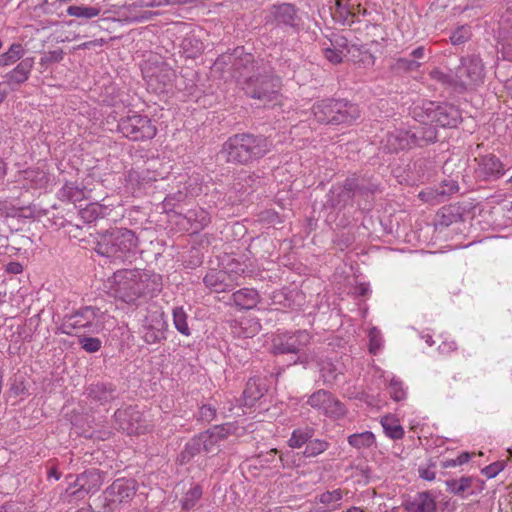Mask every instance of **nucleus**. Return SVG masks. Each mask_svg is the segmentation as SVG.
<instances>
[{
  "label": "nucleus",
  "mask_w": 512,
  "mask_h": 512,
  "mask_svg": "<svg viewBox=\"0 0 512 512\" xmlns=\"http://www.w3.org/2000/svg\"><path fill=\"white\" fill-rule=\"evenodd\" d=\"M445 485L449 493L466 497L467 495H474L477 490L481 491L484 482L470 476H463L460 479H447Z\"/></svg>",
  "instance_id": "nucleus-23"
},
{
  "label": "nucleus",
  "mask_w": 512,
  "mask_h": 512,
  "mask_svg": "<svg viewBox=\"0 0 512 512\" xmlns=\"http://www.w3.org/2000/svg\"><path fill=\"white\" fill-rule=\"evenodd\" d=\"M103 328V312L100 308L85 305L66 313L57 327V333L75 336L81 333L96 334Z\"/></svg>",
  "instance_id": "nucleus-5"
},
{
  "label": "nucleus",
  "mask_w": 512,
  "mask_h": 512,
  "mask_svg": "<svg viewBox=\"0 0 512 512\" xmlns=\"http://www.w3.org/2000/svg\"><path fill=\"white\" fill-rule=\"evenodd\" d=\"M244 93L264 103L273 101L280 89V79L257 67V72L242 81Z\"/></svg>",
  "instance_id": "nucleus-9"
},
{
  "label": "nucleus",
  "mask_w": 512,
  "mask_h": 512,
  "mask_svg": "<svg viewBox=\"0 0 512 512\" xmlns=\"http://www.w3.org/2000/svg\"><path fill=\"white\" fill-rule=\"evenodd\" d=\"M202 496V488L199 485H195L191 487L187 493L185 494L183 500H182V507L183 509L189 510L193 508L196 504V502L201 498Z\"/></svg>",
  "instance_id": "nucleus-49"
},
{
  "label": "nucleus",
  "mask_w": 512,
  "mask_h": 512,
  "mask_svg": "<svg viewBox=\"0 0 512 512\" xmlns=\"http://www.w3.org/2000/svg\"><path fill=\"white\" fill-rule=\"evenodd\" d=\"M458 190L459 186L456 181L445 180L439 188L435 189L434 198L437 202H443L447 196L458 192Z\"/></svg>",
  "instance_id": "nucleus-46"
},
{
  "label": "nucleus",
  "mask_w": 512,
  "mask_h": 512,
  "mask_svg": "<svg viewBox=\"0 0 512 512\" xmlns=\"http://www.w3.org/2000/svg\"><path fill=\"white\" fill-rule=\"evenodd\" d=\"M174 326L179 333L184 336H190L191 330L188 325V315L183 307H174L172 311Z\"/></svg>",
  "instance_id": "nucleus-42"
},
{
  "label": "nucleus",
  "mask_w": 512,
  "mask_h": 512,
  "mask_svg": "<svg viewBox=\"0 0 512 512\" xmlns=\"http://www.w3.org/2000/svg\"><path fill=\"white\" fill-rule=\"evenodd\" d=\"M110 289L115 298L134 303L141 296H153L160 292L162 276L149 270L120 269L111 277Z\"/></svg>",
  "instance_id": "nucleus-2"
},
{
  "label": "nucleus",
  "mask_w": 512,
  "mask_h": 512,
  "mask_svg": "<svg viewBox=\"0 0 512 512\" xmlns=\"http://www.w3.org/2000/svg\"><path fill=\"white\" fill-rule=\"evenodd\" d=\"M412 144L415 146L423 147L430 143H434L437 140L436 128L426 121V123H420V126L414 127L410 130Z\"/></svg>",
  "instance_id": "nucleus-29"
},
{
  "label": "nucleus",
  "mask_w": 512,
  "mask_h": 512,
  "mask_svg": "<svg viewBox=\"0 0 512 512\" xmlns=\"http://www.w3.org/2000/svg\"><path fill=\"white\" fill-rule=\"evenodd\" d=\"M138 250V238L127 228H112L99 234L95 251L114 261L132 262Z\"/></svg>",
  "instance_id": "nucleus-4"
},
{
  "label": "nucleus",
  "mask_w": 512,
  "mask_h": 512,
  "mask_svg": "<svg viewBox=\"0 0 512 512\" xmlns=\"http://www.w3.org/2000/svg\"><path fill=\"white\" fill-rule=\"evenodd\" d=\"M311 336L306 330H298L295 333H283L273 339V353L299 354L310 343Z\"/></svg>",
  "instance_id": "nucleus-17"
},
{
  "label": "nucleus",
  "mask_w": 512,
  "mask_h": 512,
  "mask_svg": "<svg viewBox=\"0 0 512 512\" xmlns=\"http://www.w3.org/2000/svg\"><path fill=\"white\" fill-rule=\"evenodd\" d=\"M369 351L376 354L381 347L380 332L376 328L369 331Z\"/></svg>",
  "instance_id": "nucleus-58"
},
{
  "label": "nucleus",
  "mask_w": 512,
  "mask_h": 512,
  "mask_svg": "<svg viewBox=\"0 0 512 512\" xmlns=\"http://www.w3.org/2000/svg\"><path fill=\"white\" fill-rule=\"evenodd\" d=\"M307 404L333 419H340L346 414L344 404L335 398L331 392L324 389H320L310 395Z\"/></svg>",
  "instance_id": "nucleus-16"
},
{
  "label": "nucleus",
  "mask_w": 512,
  "mask_h": 512,
  "mask_svg": "<svg viewBox=\"0 0 512 512\" xmlns=\"http://www.w3.org/2000/svg\"><path fill=\"white\" fill-rule=\"evenodd\" d=\"M233 425L223 424L216 425L204 432L198 434L201 441L203 451L206 453H214L219 450V443L225 440L232 431Z\"/></svg>",
  "instance_id": "nucleus-20"
},
{
  "label": "nucleus",
  "mask_w": 512,
  "mask_h": 512,
  "mask_svg": "<svg viewBox=\"0 0 512 512\" xmlns=\"http://www.w3.org/2000/svg\"><path fill=\"white\" fill-rule=\"evenodd\" d=\"M347 441L353 448L369 449L376 443L375 435L371 431H364L361 433H354L348 436Z\"/></svg>",
  "instance_id": "nucleus-39"
},
{
  "label": "nucleus",
  "mask_w": 512,
  "mask_h": 512,
  "mask_svg": "<svg viewBox=\"0 0 512 512\" xmlns=\"http://www.w3.org/2000/svg\"><path fill=\"white\" fill-rule=\"evenodd\" d=\"M438 217V224L444 227H448L451 224L458 221L460 218V214L458 212L454 211V208L449 207H442L440 211L437 213Z\"/></svg>",
  "instance_id": "nucleus-47"
},
{
  "label": "nucleus",
  "mask_w": 512,
  "mask_h": 512,
  "mask_svg": "<svg viewBox=\"0 0 512 512\" xmlns=\"http://www.w3.org/2000/svg\"><path fill=\"white\" fill-rule=\"evenodd\" d=\"M24 48L21 43H13L10 48L0 54V66H9L20 60L24 55Z\"/></svg>",
  "instance_id": "nucleus-41"
},
{
  "label": "nucleus",
  "mask_w": 512,
  "mask_h": 512,
  "mask_svg": "<svg viewBox=\"0 0 512 512\" xmlns=\"http://www.w3.org/2000/svg\"><path fill=\"white\" fill-rule=\"evenodd\" d=\"M267 389L260 378H250L243 392L246 405L252 406L255 401L264 396Z\"/></svg>",
  "instance_id": "nucleus-33"
},
{
  "label": "nucleus",
  "mask_w": 512,
  "mask_h": 512,
  "mask_svg": "<svg viewBox=\"0 0 512 512\" xmlns=\"http://www.w3.org/2000/svg\"><path fill=\"white\" fill-rule=\"evenodd\" d=\"M342 491L341 489H336L333 491H326L319 495L318 500L320 503L325 505H330L334 502H337L342 499Z\"/></svg>",
  "instance_id": "nucleus-54"
},
{
  "label": "nucleus",
  "mask_w": 512,
  "mask_h": 512,
  "mask_svg": "<svg viewBox=\"0 0 512 512\" xmlns=\"http://www.w3.org/2000/svg\"><path fill=\"white\" fill-rule=\"evenodd\" d=\"M186 218L188 221L196 223L195 229H202L210 222L209 214L203 209L188 211Z\"/></svg>",
  "instance_id": "nucleus-48"
},
{
  "label": "nucleus",
  "mask_w": 512,
  "mask_h": 512,
  "mask_svg": "<svg viewBox=\"0 0 512 512\" xmlns=\"http://www.w3.org/2000/svg\"><path fill=\"white\" fill-rule=\"evenodd\" d=\"M271 148V141L262 134L237 133L222 144L219 155L227 164L248 166L265 157Z\"/></svg>",
  "instance_id": "nucleus-3"
},
{
  "label": "nucleus",
  "mask_w": 512,
  "mask_h": 512,
  "mask_svg": "<svg viewBox=\"0 0 512 512\" xmlns=\"http://www.w3.org/2000/svg\"><path fill=\"white\" fill-rule=\"evenodd\" d=\"M433 467H435L434 464H431L429 467H426V468L420 467L418 469L419 476L424 480H428V481L434 480L435 472L432 470Z\"/></svg>",
  "instance_id": "nucleus-62"
},
{
  "label": "nucleus",
  "mask_w": 512,
  "mask_h": 512,
  "mask_svg": "<svg viewBox=\"0 0 512 512\" xmlns=\"http://www.w3.org/2000/svg\"><path fill=\"white\" fill-rule=\"evenodd\" d=\"M260 294L253 288H242L230 295L229 302H232L238 309L250 310L260 302Z\"/></svg>",
  "instance_id": "nucleus-28"
},
{
  "label": "nucleus",
  "mask_w": 512,
  "mask_h": 512,
  "mask_svg": "<svg viewBox=\"0 0 512 512\" xmlns=\"http://www.w3.org/2000/svg\"><path fill=\"white\" fill-rule=\"evenodd\" d=\"M216 416V409L208 404L199 408L198 419L202 422L210 423Z\"/></svg>",
  "instance_id": "nucleus-55"
},
{
  "label": "nucleus",
  "mask_w": 512,
  "mask_h": 512,
  "mask_svg": "<svg viewBox=\"0 0 512 512\" xmlns=\"http://www.w3.org/2000/svg\"><path fill=\"white\" fill-rule=\"evenodd\" d=\"M243 182V187L253 188L254 186L260 183V177L255 173H251L243 179Z\"/></svg>",
  "instance_id": "nucleus-63"
},
{
  "label": "nucleus",
  "mask_w": 512,
  "mask_h": 512,
  "mask_svg": "<svg viewBox=\"0 0 512 512\" xmlns=\"http://www.w3.org/2000/svg\"><path fill=\"white\" fill-rule=\"evenodd\" d=\"M203 451L201 441L198 435L191 438L186 444L184 449L180 452L177 457V461L181 464H187L190 462L196 455L200 454Z\"/></svg>",
  "instance_id": "nucleus-38"
},
{
  "label": "nucleus",
  "mask_w": 512,
  "mask_h": 512,
  "mask_svg": "<svg viewBox=\"0 0 512 512\" xmlns=\"http://www.w3.org/2000/svg\"><path fill=\"white\" fill-rule=\"evenodd\" d=\"M378 183L372 176L353 173L342 182H336L326 194L324 206L337 213L354 204L360 210L370 209L372 200L378 190Z\"/></svg>",
  "instance_id": "nucleus-1"
},
{
  "label": "nucleus",
  "mask_w": 512,
  "mask_h": 512,
  "mask_svg": "<svg viewBox=\"0 0 512 512\" xmlns=\"http://www.w3.org/2000/svg\"><path fill=\"white\" fill-rule=\"evenodd\" d=\"M260 221L267 223V224L275 225L276 223L280 222V219H279L278 214L275 211L265 210V211L261 212V214H260Z\"/></svg>",
  "instance_id": "nucleus-61"
},
{
  "label": "nucleus",
  "mask_w": 512,
  "mask_h": 512,
  "mask_svg": "<svg viewBox=\"0 0 512 512\" xmlns=\"http://www.w3.org/2000/svg\"><path fill=\"white\" fill-rule=\"evenodd\" d=\"M87 333L76 335L78 337V344L87 353L98 352L102 347V341L97 337H90Z\"/></svg>",
  "instance_id": "nucleus-45"
},
{
  "label": "nucleus",
  "mask_w": 512,
  "mask_h": 512,
  "mask_svg": "<svg viewBox=\"0 0 512 512\" xmlns=\"http://www.w3.org/2000/svg\"><path fill=\"white\" fill-rule=\"evenodd\" d=\"M137 491L134 479L118 478L103 492V505L114 511L119 505L130 502Z\"/></svg>",
  "instance_id": "nucleus-12"
},
{
  "label": "nucleus",
  "mask_w": 512,
  "mask_h": 512,
  "mask_svg": "<svg viewBox=\"0 0 512 512\" xmlns=\"http://www.w3.org/2000/svg\"><path fill=\"white\" fill-rule=\"evenodd\" d=\"M389 394L397 402L406 398V392L401 381L393 378L389 384Z\"/></svg>",
  "instance_id": "nucleus-53"
},
{
  "label": "nucleus",
  "mask_w": 512,
  "mask_h": 512,
  "mask_svg": "<svg viewBox=\"0 0 512 512\" xmlns=\"http://www.w3.org/2000/svg\"><path fill=\"white\" fill-rule=\"evenodd\" d=\"M475 161L478 164L476 174L482 180H497L505 174L502 162L493 154L476 157Z\"/></svg>",
  "instance_id": "nucleus-19"
},
{
  "label": "nucleus",
  "mask_w": 512,
  "mask_h": 512,
  "mask_svg": "<svg viewBox=\"0 0 512 512\" xmlns=\"http://www.w3.org/2000/svg\"><path fill=\"white\" fill-rule=\"evenodd\" d=\"M423 62L412 59L411 57H401L396 59L392 69L398 73L417 71Z\"/></svg>",
  "instance_id": "nucleus-44"
},
{
  "label": "nucleus",
  "mask_w": 512,
  "mask_h": 512,
  "mask_svg": "<svg viewBox=\"0 0 512 512\" xmlns=\"http://www.w3.org/2000/svg\"><path fill=\"white\" fill-rule=\"evenodd\" d=\"M23 208H17L15 207L11 202L8 200H2L0 199V217H17L22 216Z\"/></svg>",
  "instance_id": "nucleus-52"
},
{
  "label": "nucleus",
  "mask_w": 512,
  "mask_h": 512,
  "mask_svg": "<svg viewBox=\"0 0 512 512\" xmlns=\"http://www.w3.org/2000/svg\"><path fill=\"white\" fill-rule=\"evenodd\" d=\"M214 68L227 72L241 84L247 77L257 72L254 56L251 53H246L243 47L235 48L232 53L220 55L214 63Z\"/></svg>",
  "instance_id": "nucleus-7"
},
{
  "label": "nucleus",
  "mask_w": 512,
  "mask_h": 512,
  "mask_svg": "<svg viewBox=\"0 0 512 512\" xmlns=\"http://www.w3.org/2000/svg\"><path fill=\"white\" fill-rule=\"evenodd\" d=\"M105 213V208L99 203H88L84 208L79 205V215L84 222L90 223L102 218Z\"/></svg>",
  "instance_id": "nucleus-40"
},
{
  "label": "nucleus",
  "mask_w": 512,
  "mask_h": 512,
  "mask_svg": "<svg viewBox=\"0 0 512 512\" xmlns=\"http://www.w3.org/2000/svg\"><path fill=\"white\" fill-rule=\"evenodd\" d=\"M499 44L503 58L512 61V12L510 11L502 16Z\"/></svg>",
  "instance_id": "nucleus-27"
},
{
  "label": "nucleus",
  "mask_w": 512,
  "mask_h": 512,
  "mask_svg": "<svg viewBox=\"0 0 512 512\" xmlns=\"http://www.w3.org/2000/svg\"><path fill=\"white\" fill-rule=\"evenodd\" d=\"M266 25L290 27L294 31H299L301 18L298 15L297 8L290 3L272 5L268 15L265 17Z\"/></svg>",
  "instance_id": "nucleus-15"
},
{
  "label": "nucleus",
  "mask_w": 512,
  "mask_h": 512,
  "mask_svg": "<svg viewBox=\"0 0 512 512\" xmlns=\"http://www.w3.org/2000/svg\"><path fill=\"white\" fill-rule=\"evenodd\" d=\"M167 328L163 313H153L147 316L143 324V340L147 344H157L166 339Z\"/></svg>",
  "instance_id": "nucleus-18"
},
{
  "label": "nucleus",
  "mask_w": 512,
  "mask_h": 512,
  "mask_svg": "<svg viewBox=\"0 0 512 512\" xmlns=\"http://www.w3.org/2000/svg\"><path fill=\"white\" fill-rule=\"evenodd\" d=\"M105 44L104 39H95L92 41H87L78 46V49H90L92 47H101Z\"/></svg>",
  "instance_id": "nucleus-64"
},
{
  "label": "nucleus",
  "mask_w": 512,
  "mask_h": 512,
  "mask_svg": "<svg viewBox=\"0 0 512 512\" xmlns=\"http://www.w3.org/2000/svg\"><path fill=\"white\" fill-rule=\"evenodd\" d=\"M34 66V58L27 57L22 59L17 66L5 75L6 82L9 85H20L28 80Z\"/></svg>",
  "instance_id": "nucleus-31"
},
{
  "label": "nucleus",
  "mask_w": 512,
  "mask_h": 512,
  "mask_svg": "<svg viewBox=\"0 0 512 512\" xmlns=\"http://www.w3.org/2000/svg\"><path fill=\"white\" fill-rule=\"evenodd\" d=\"M471 38V28L469 26H460L450 35V41L453 45H461Z\"/></svg>",
  "instance_id": "nucleus-50"
},
{
  "label": "nucleus",
  "mask_w": 512,
  "mask_h": 512,
  "mask_svg": "<svg viewBox=\"0 0 512 512\" xmlns=\"http://www.w3.org/2000/svg\"><path fill=\"white\" fill-rule=\"evenodd\" d=\"M412 145L410 130L395 129L386 135L385 147L389 152H398Z\"/></svg>",
  "instance_id": "nucleus-30"
},
{
  "label": "nucleus",
  "mask_w": 512,
  "mask_h": 512,
  "mask_svg": "<svg viewBox=\"0 0 512 512\" xmlns=\"http://www.w3.org/2000/svg\"><path fill=\"white\" fill-rule=\"evenodd\" d=\"M64 58V52L62 49H57L53 51H49L43 55L41 58L40 64L46 65L48 63H57L63 60Z\"/></svg>",
  "instance_id": "nucleus-56"
},
{
  "label": "nucleus",
  "mask_w": 512,
  "mask_h": 512,
  "mask_svg": "<svg viewBox=\"0 0 512 512\" xmlns=\"http://www.w3.org/2000/svg\"><path fill=\"white\" fill-rule=\"evenodd\" d=\"M153 180L154 179L149 176V171H138L135 169L129 170L125 178L126 184L130 186L134 192L150 185Z\"/></svg>",
  "instance_id": "nucleus-36"
},
{
  "label": "nucleus",
  "mask_w": 512,
  "mask_h": 512,
  "mask_svg": "<svg viewBox=\"0 0 512 512\" xmlns=\"http://www.w3.org/2000/svg\"><path fill=\"white\" fill-rule=\"evenodd\" d=\"M381 424L383 426V430L389 438L393 440H398L403 438L404 429L403 427L397 423L396 420L385 417L382 419Z\"/></svg>",
  "instance_id": "nucleus-43"
},
{
  "label": "nucleus",
  "mask_w": 512,
  "mask_h": 512,
  "mask_svg": "<svg viewBox=\"0 0 512 512\" xmlns=\"http://www.w3.org/2000/svg\"><path fill=\"white\" fill-rule=\"evenodd\" d=\"M317 365L320 372V378L324 385L332 386L336 382L338 375L342 374L337 365L330 359H321L318 361Z\"/></svg>",
  "instance_id": "nucleus-35"
},
{
  "label": "nucleus",
  "mask_w": 512,
  "mask_h": 512,
  "mask_svg": "<svg viewBox=\"0 0 512 512\" xmlns=\"http://www.w3.org/2000/svg\"><path fill=\"white\" fill-rule=\"evenodd\" d=\"M434 77L442 82L443 84H447L451 86L456 92H458V86L456 81V72L454 74H445L440 71L434 72Z\"/></svg>",
  "instance_id": "nucleus-57"
},
{
  "label": "nucleus",
  "mask_w": 512,
  "mask_h": 512,
  "mask_svg": "<svg viewBox=\"0 0 512 512\" xmlns=\"http://www.w3.org/2000/svg\"><path fill=\"white\" fill-rule=\"evenodd\" d=\"M331 45L338 50L340 53L344 54L345 57L348 58V51L350 47L354 46L355 42H351L348 40L346 36L336 35L333 39L330 40Z\"/></svg>",
  "instance_id": "nucleus-51"
},
{
  "label": "nucleus",
  "mask_w": 512,
  "mask_h": 512,
  "mask_svg": "<svg viewBox=\"0 0 512 512\" xmlns=\"http://www.w3.org/2000/svg\"><path fill=\"white\" fill-rule=\"evenodd\" d=\"M102 485L101 473L97 469H89L79 474L75 480L77 489L72 492L76 498H84L89 493L99 490Z\"/></svg>",
  "instance_id": "nucleus-21"
},
{
  "label": "nucleus",
  "mask_w": 512,
  "mask_h": 512,
  "mask_svg": "<svg viewBox=\"0 0 512 512\" xmlns=\"http://www.w3.org/2000/svg\"><path fill=\"white\" fill-rule=\"evenodd\" d=\"M118 131L132 141H145L155 137L157 128L146 115L133 114L118 121Z\"/></svg>",
  "instance_id": "nucleus-10"
},
{
  "label": "nucleus",
  "mask_w": 512,
  "mask_h": 512,
  "mask_svg": "<svg viewBox=\"0 0 512 512\" xmlns=\"http://www.w3.org/2000/svg\"><path fill=\"white\" fill-rule=\"evenodd\" d=\"M323 54L325 58L333 63V64H339L342 62L344 54L340 53L338 50H336L333 46L327 47L323 49Z\"/></svg>",
  "instance_id": "nucleus-60"
},
{
  "label": "nucleus",
  "mask_w": 512,
  "mask_h": 512,
  "mask_svg": "<svg viewBox=\"0 0 512 512\" xmlns=\"http://www.w3.org/2000/svg\"><path fill=\"white\" fill-rule=\"evenodd\" d=\"M207 288L216 293L229 292L235 287L231 276L223 270H211L203 278Z\"/></svg>",
  "instance_id": "nucleus-25"
},
{
  "label": "nucleus",
  "mask_w": 512,
  "mask_h": 512,
  "mask_svg": "<svg viewBox=\"0 0 512 512\" xmlns=\"http://www.w3.org/2000/svg\"><path fill=\"white\" fill-rule=\"evenodd\" d=\"M180 49L187 58L194 59L202 53L204 45L194 33H189L182 39Z\"/></svg>",
  "instance_id": "nucleus-34"
},
{
  "label": "nucleus",
  "mask_w": 512,
  "mask_h": 512,
  "mask_svg": "<svg viewBox=\"0 0 512 512\" xmlns=\"http://www.w3.org/2000/svg\"><path fill=\"white\" fill-rule=\"evenodd\" d=\"M58 198L77 205L86 199V191L84 187H80L75 182H66L59 190Z\"/></svg>",
  "instance_id": "nucleus-32"
},
{
  "label": "nucleus",
  "mask_w": 512,
  "mask_h": 512,
  "mask_svg": "<svg viewBox=\"0 0 512 512\" xmlns=\"http://www.w3.org/2000/svg\"><path fill=\"white\" fill-rule=\"evenodd\" d=\"M315 120L325 125H349L360 117L358 106L346 99L326 98L312 106Z\"/></svg>",
  "instance_id": "nucleus-6"
},
{
  "label": "nucleus",
  "mask_w": 512,
  "mask_h": 512,
  "mask_svg": "<svg viewBox=\"0 0 512 512\" xmlns=\"http://www.w3.org/2000/svg\"><path fill=\"white\" fill-rule=\"evenodd\" d=\"M100 6H89L84 3L68 6L66 12L69 16L89 20L98 17L101 13Z\"/></svg>",
  "instance_id": "nucleus-37"
},
{
  "label": "nucleus",
  "mask_w": 512,
  "mask_h": 512,
  "mask_svg": "<svg viewBox=\"0 0 512 512\" xmlns=\"http://www.w3.org/2000/svg\"><path fill=\"white\" fill-rule=\"evenodd\" d=\"M460 61L461 63L455 71L458 93H463L469 87L482 82L484 69L481 59L476 55L462 57Z\"/></svg>",
  "instance_id": "nucleus-13"
},
{
  "label": "nucleus",
  "mask_w": 512,
  "mask_h": 512,
  "mask_svg": "<svg viewBox=\"0 0 512 512\" xmlns=\"http://www.w3.org/2000/svg\"><path fill=\"white\" fill-rule=\"evenodd\" d=\"M378 46L379 43L376 41L367 44L355 42L348 51V59L361 64L364 68L372 67L376 59L375 53L379 52Z\"/></svg>",
  "instance_id": "nucleus-22"
},
{
  "label": "nucleus",
  "mask_w": 512,
  "mask_h": 512,
  "mask_svg": "<svg viewBox=\"0 0 512 512\" xmlns=\"http://www.w3.org/2000/svg\"><path fill=\"white\" fill-rule=\"evenodd\" d=\"M414 119L419 123H435L443 128H455L461 121L460 111L453 105L426 102L421 108H415Z\"/></svg>",
  "instance_id": "nucleus-8"
},
{
  "label": "nucleus",
  "mask_w": 512,
  "mask_h": 512,
  "mask_svg": "<svg viewBox=\"0 0 512 512\" xmlns=\"http://www.w3.org/2000/svg\"><path fill=\"white\" fill-rule=\"evenodd\" d=\"M315 433L316 430L308 425L296 428L288 440V445L293 449H299L305 445L303 457H316L325 452L330 447V443L327 439L314 438Z\"/></svg>",
  "instance_id": "nucleus-11"
},
{
  "label": "nucleus",
  "mask_w": 512,
  "mask_h": 512,
  "mask_svg": "<svg viewBox=\"0 0 512 512\" xmlns=\"http://www.w3.org/2000/svg\"><path fill=\"white\" fill-rule=\"evenodd\" d=\"M86 394L91 402L103 405L117 397V390L112 384L93 383L86 388Z\"/></svg>",
  "instance_id": "nucleus-26"
},
{
  "label": "nucleus",
  "mask_w": 512,
  "mask_h": 512,
  "mask_svg": "<svg viewBox=\"0 0 512 512\" xmlns=\"http://www.w3.org/2000/svg\"><path fill=\"white\" fill-rule=\"evenodd\" d=\"M505 467L504 462L496 461L482 469V473L487 478L496 477Z\"/></svg>",
  "instance_id": "nucleus-59"
},
{
  "label": "nucleus",
  "mask_w": 512,
  "mask_h": 512,
  "mask_svg": "<svg viewBox=\"0 0 512 512\" xmlns=\"http://www.w3.org/2000/svg\"><path fill=\"white\" fill-rule=\"evenodd\" d=\"M407 512H436L437 504L435 496L430 491L416 493L402 503Z\"/></svg>",
  "instance_id": "nucleus-24"
},
{
  "label": "nucleus",
  "mask_w": 512,
  "mask_h": 512,
  "mask_svg": "<svg viewBox=\"0 0 512 512\" xmlns=\"http://www.w3.org/2000/svg\"><path fill=\"white\" fill-rule=\"evenodd\" d=\"M116 427L127 435H139L148 431L149 424L137 406L117 409L114 413Z\"/></svg>",
  "instance_id": "nucleus-14"
}]
</instances>
